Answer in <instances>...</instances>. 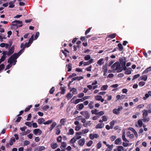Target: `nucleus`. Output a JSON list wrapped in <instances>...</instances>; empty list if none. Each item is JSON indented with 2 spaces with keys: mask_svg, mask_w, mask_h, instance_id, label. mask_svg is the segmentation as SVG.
I'll return each mask as SVG.
<instances>
[{
  "mask_svg": "<svg viewBox=\"0 0 151 151\" xmlns=\"http://www.w3.org/2000/svg\"><path fill=\"white\" fill-rule=\"evenodd\" d=\"M128 43V42L127 41H124L123 42V45L124 46L126 45Z\"/></svg>",
  "mask_w": 151,
  "mask_h": 151,
  "instance_id": "nucleus-15",
  "label": "nucleus"
},
{
  "mask_svg": "<svg viewBox=\"0 0 151 151\" xmlns=\"http://www.w3.org/2000/svg\"><path fill=\"white\" fill-rule=\"evenodd\" d=\"M92 27H89L88 28L86 31L85 32V35H86L88 33L90 32L91 30V29Z\"/></svg>",
  "mask_w": 151,
  "mask_h": 151,
  "instance_id": "nucleus-9",
  "label": "nucleus"
},
{
  "mask_svg": "<svg viewBox=\"0 0 151 151\" xmlns=\"http://www.w3.org/2000/svg\"><path fill=\"white\" fill-rule=\"evenodd\" d=\"M4 9V8L3 7H1L0 8V11H1Z\"/></svg>",
  "mask_w": 151,
  "mask_h": 151,
  "instance_id": "nucleus-33",
  "label": "nucleus"
},
{
  "mask_svg": "<svg viewBox=\"0 0 151 151\" xmlns=\"http://www.w3.org/2000/svg\"><path fill=\"white\" fill-rule=\"evenodd\" d=\"M16 32H17V36H18V34L19 33V31L18 30H17Z\"/></svg>",
  "mask_w": 151,
  "mask_h": 151,
  "instance_id": "nucleus-37",
  "label": "nucleus"
},
{
  "mask_svg": "<svg viewBox=\"0 0 151 151\" xmlns=\"http://www.w3.org/2000/svg\"><path fill=\"white\" fill-rule=\"evenodd\" d=\"M90 51V50L88 49H86L84 52V53H86L87 52Z\"/></svg>",
  "mask_w": 151,
  "mask_h": 151,
  "instance_id": "nucleus-20",
  "label": "nucleus"
},
{
  "mask_svg": "<svg viewBox=\"0 0 151 151\" xmlns=\"http://www.w3.org/2000/svg\"><path fill=\"white\" fill-rule=\"evenodd\" d=\"M3 6H5V7H7V6H8V3H4V4H3Z\"/></svg>",
  "mask_w": 151,
  "mask_h": 151,
  "instance_id": "nucleus-21",
  "label": "nucleus"
},
{
  "mask_svg": "<svg viewBox=\"0 0 151 151\" xmlns=\"http://www.w3.org/2000/svg\"><path fill=\"white\" fill-rule=\"evenodd\" d=\"M110 57H115L114 55H111Z\"/></svg>",
  "mask_w": 151,
  "mask_h": 151,
  "instance_id": "nucleus-43",
  "label": "nucleus"
},
{
  "mask_svg": "<svg viewBox=\"0 0 151 151\" xmlns=\"http://www.w3.org/2000/svg\"><path fill=\"white\" fill-rule=\"evenodd\" d=\"M73 47H74V50H75V49H76V46L75 45H74L73 46Z\"/></svg>",
  "mask_w": 151,
  "mask_h": 151,
  "instance_id": "nucleus-41",
  "label": "nucleus"
},
{
  "mask_svg": "<svg viewBox=\"0 0 151 151\" xmlns=\"http://www.w3.org/2000/svg\"><path fill=\"white\" fill-rule=\"evenodd\" d=\"M91 39L92 40H95L97 39V38L96 37H93L91 38Z\"/></svg>",
  "mask_w": 151,
  "mask_h": 151,
  "instance_id": "nucleus-27",
  "label": "nucleus"
},
{
  "mask_svg": "<svg viewBox=\"0 0 151 151\" xmlns=\"http://www.w3.org/2000/svg\"><path fill=\"white\" fill-rule=\"evenodd\" d=\"M66 45V44H64V47H65Z\"/></svg>",
  "mask_w": 151,
  "mask_h": 151,
  "instance_id": "nucleus-42",
  "label": "nucleus"
},
{
  "mask_svg": "<svg viewBox=\"0 0 151 151\" xmlns=\"http://www.w3.org/2000/svg\"><path fill=\"white\" fill-rule=\"evenodd\" d=\"M39 35L40 33L39 32H36L35 38V40H36L37 39L38 37L39 36Z\"/></svg>",
  "mask_w": 151,
  "mask_h": 151,
  "instance_id": "nucleus-11",
  "label": "nucleus"
},
{
  "mask_svg": "<svg viewBox=\"0 0 151 151\" xmlns=\"http://www.w3.org/2000/svg\"><path fill=\"white\" fill-rule=\"evenodd\" d=\"M78 39V38L76 37V40H77Z\"/></svg>",
  "mask_w": 151,
  "mask_h": 151,
  "instance_id": "nucleus-46",
  "label": "nucleus"
},
{
  "mask_svg": "<svg viewBox=\"0 0 151 151\" xmlns=\"http://www.w3.org/2000/svg\"><path fill=\"white\" fill-rule=\"evenodd\" d=\"M14 2H13L12 1L9 2V7L12 8L15 5L14 4Z\"/></svg>",
  "mask_w": 151,
  "mask_h": 151,
  "instance_id": "nucleus-7",
  "label": "nucleus"
},
{
  "mask_svg": "<svg viewBox=\"0 0 151 151\" xmlns=\"http://www.w3.org/2000/svg\"><path fill=\"white\" fill-rule=\"evenodd\" d=\"M23 37H22V38H21V41H23Z\"/></svg>",
  "mask_w": 151,
  "mask_h": 151,
  "instance_id": "nucleus-40",
  "label": "nucleus"
},
{
  "mask_svg": "<svg viewBox=\"0 0 151 151\" xmlns=\"http://www.w3.org/2000/svg\"><path fill=\"white\" fill-rule=\"evenodd\" d=\"M33 36L32 35L30 39L29 40V42L30 44H31L32 42L33 41Z\"/></svg>",
  "mask_w": 151,
  "mask_h": 151,
  "instance_id": "nucleus-10",
  "label": "nucleus"
},
{
  "mask_svg": "<svg viewBox=\"0 0 151 151\" xmlns=\"http://www.w3.org/2000/svg\"><path fill=\"white\" fill-rule=\"evenodd\" d=\"M143 55H144L145 56H147V53L145 52H143Z\"/></svg>",
  "mask_w": 151,
  "mask_h": 151,
  "instance_id": "nucleus-28",
  "label": "nucleus"
},
{
  "mask_svg": "<svg viewBox=\"0 0 151 151\" xmlns=\"http://www.w3.org/2000/svg\"><path fill=\"white\" fill-rule=\"evenodd\" d=\"M91 36V35H87L86 36V38H88L89 37H90Z\"/></svg>",
  "mask_w": 151,
  "mask_h": 151,
  "instance_id": "nucleus-29",
  "label": "nucleus"
},
{
  "mask_svg": "<svg viewBox=\"0 0 151 151\" xmlns=\"http://www.w3.org/2000/svg\"><path fill=\"white\" fill-rule=\"evenodd\" d=\"M1 27H2V25H0V29L1 28Z\"/></svg>",
  "mask_w": 151,
  "mask_h": 151,
  "instance_id": "nucleus-44",
  "label": "nucleus"
},
{
  "mask_svg": "<svg viewBox=\"0 0 151 151\" xmlns=\"http://www.w3.org/2000/svg\"><path fill=\"white\" fill-rule=\"evenodd\" d=\"M128 57H130V55H129L128 56Z\"/></svg>",
  "mask_w": 151,
  "mask_h": 151,
  "instance_id": "nucleus-51",
  "label": "nucleus"
},
{
  "mask_svg": "<svg viewBox=\"0 0 151 151\" xmlns=\"http://www.w3.org/2000/svg\"><path fill=\"white\" fill-rule=\"evenodd\" d=\"M2 52L1 50H0V53H1Z\"/></svg>",
  "mask_w": 151,
  "mask_h": 151,
  "instance_id": "nucleus-45",
  "label": "nucleus"
},
{
  "mask_svg": "<svg viewBox=\"0 0 151 151\" xmlns=\"http://www.w3.org/2000/svg\"><path fill=\"white\" fill-rule=\"evenodd\" d=\"M19 4L20 6H24L25 4L24 3L22 2H20L19 3Z\"/></svg>",
  "mask_w": 151,
  "mask_h": 151,
  "instance_id": "nucleus-17",
  "label": "nucleus"
},
{
  "mask_svg": "<svg viewBox=\"0 0 151 151\" xmlns=\"http://www.w3.org/2000/svg\"><path fill=\"white\" fill-rule=\"evenodd\" d=\"M80 40L82 41H84L85 40V37L81 36L80 38Z\"/></svg>",
  "mask_w": 151,
  "mask_h": 151,
  "instance_id": "nucleus-14",
  "label": "nucleus"
},
{
  "mask_svg": "<svg viewBox=\"0 0 151 151\" xmlns=\"http://www.w3.org/2000/svg\"><path fill=\"white\" fill-rule=\"evenodd\" d=\"M0 46L2 47H5L6 48H7L9 46V45L8 44L3 43L0 44Z\"/></svg>",
  "mask_w": 151,
  "mask_h": 151,
  "instance_id": "nucleus-4",
  "label": "nucleus"
},
{
  "mask_svg": "<svg viewBox=\"0 0 151 151\" xmlns=\"http://www.w3.org/2000/svg\"><path fill=\"white\" fill-rule=\"evenodd\" d=\"M32 20L31 19H27L25 20V22L26 23H29L32 21Z\"/></svg>",
  "mask_w": 151,
  "mask_h": 151,
  "instance_id": "nucleus-16",
  "label": "nucleus"
},
{
  "mask_svg": "<svg viewBox=\"0 0 151 151\" xmlns=\"http://www.w3.org/2000/svg\"><path fill=\"white\" fill-rule=\"evenodd\" d=\"M1 23H4V24H6L7 23V22L5 21H1Z\"/></svg>",
  "mask_w": 151,
  "mask_h": 151,
  "instance_id": "nucleus-26",
  "label": "nucleus"
},
{
  "mask_svg": "<svg viewBox=\"0 0 151 151\" xmlns=\"http://www.w3.org/2000/svg\"><path fill=\"white\" fill-rule=\"evenodd\" d=\"M22 22L19 20H16L12 22V24L13 26H17V27L22 26Z\"/></svg>",
  "mask_w": 151,
  "mask_h": 151,
  "instance_id": "nucleus-3",
  "label": "nucleus"
},
{
  "mask_svg": "<svg viewBox=\"0 0 151 151\" xmlns=\"http://www.w3.org/2000/svg\"><path fill=\"white\" fill-rule=\"evenodd\" d=\"M85 57H90V55H87Z\"/></svg>",
  "mask_w": 151,
  "mask_h": 151,
  "instance_id": "nucleus-39",
  "label": "nucleus"
},
{
  "mask_svg": "<svg viewBox=\"0 0 151 151\" xmlns=\"http://www.w3.org/2000/svg\"><path fill=\"white\" fill-rule=\"evenodd\" d=\"M69 46L70 47H72V44L71 43H70L69 44Z\"/></svg>",
  "mask_w": 151,
  "mask_h": 151,
  "instance_id": "nucleus-35",
  "label": "nucleus"
},
{
  "mask_svg": "<svg viewBox=\"0 0 151 151\" xmlns=\"http://www.w3.org/2000/svg\"><path fill=\"white\" fill-rule=\"evenodd\" d=\"M148 53L149 54H151V51L150 50H149L148 51Z\"/></svg>",
  "mask_w": 151,
  "mask_h": 151,
  "instance_id": "nucleus-34",
  "label": "nucleus"
},
{
  "mask_svg": "<svg viewBox=\"0 0 151 151\" xmlns=\"http://www.w3.org/2000/svg\"><path fill=\"white\" fill-rule=\"evenodd\" d=\"M115 40H113V41H115Z\"/></svg>",
  "mask_w": 151,
  "mask_h": 151,
  "instance_id": "nucleus-47",
  "label": "nucleus"
},
{
  "mask_svg": "<svg viewBox=\"0 0 151 151\" xmlns=\"http://www.w3.org/2000/svg\"><path fill=\"white\" fill-rule=\"evenodd\" d=\"M21 48L22 49H21L18 53H14L12 56L11 57H19L24 51V49L26 47L25 45L22 44L21 45Z\"/></svg>",
  "mask_w": 151,
  "mask_h": 151,
  "instance_id": "nucleus-2",
  "label": "nucleus"
},
{
  "mask_svg": "<svg viewBox=\"0 0 151 151\" xmlns=\"http://www.w3.org/2000/svg\"><path fill=\"white\" fill-rule=\"evenodd\" d=\"M12 32L11 31H9L8 32H7V34H8V36H7V37H10V36L12 34Z\"/></svg>",
  "mask_w": 151,
  "mask_h": 151,
  "instance_id": "nucleus-13",
  "label": "nucleus"
},
{
  "mask_svg": "<svg viewBox=\"0 0 151 151\" xmlns=\"http://www.w3.org/2000/svg\"><path fill=\"white\" fill-rule=\"evenodd\" d=\"M4 32V29L3 28H1L0 29V32L2 33Z\"/></svg>",
  "mask_w": 151,
  "mask_h": 151,
  "instance_id": "nucleus-23",
  "label": "nucleus"
},
{
  "mask_svg": "<svg viewBox=\"0 0 151 151\" xmlns=\"http://www.w3.org/2000/svg\"><path fill=\"white\" fill-rule=\"evenodd\" d=\"M22 16V15H18L14 17L15 18H18L21 17Z\"/></svg>",
  "mask_w": 151,
  "mask_h": 151,
  "instance_id": "nucleus-19",
  "label": "nucleus"
},
{
  "mask_svg": "<svg viewBox=\"0 0 151 151\" xmlns=\"http://www.w3.org/2000/svg\"><path fill=\"white\" fill-rule=\"evenodd\" d=\"M0 17L2 18H4L5 17V15L4 14L2 15Z\"/></svg>",
  "mask_w": 151,
  "mask_h": 151,
  "instance_id": "nucleus-31",
  "label": "nucleus"
},
{
  "mask_svg": "<svg viewBox=\"0 0 151 151\" xmlns=\"http://www.w3.org/2000/svg\"><path fill=\"white\" fill-rule=\"evenodd\" d=\"M103 52V50H100L99 51V53H102Z\"/></svg>",
  "mask_w": 151,
  "mask_h": 151,
  "instance_id": "nucleus-32",
  "label": "nucleus"
},
{
  "mask_svg": "<svg viewBox=\"0 0 151 151\" xmlns=\"http://www.w3.org/2000/svg\"><path fill=\"white\" fill-rule=\"evenodd\" d=\"M117 45L118 47L119 50L120 51H122L123 50L122 45L121 43H119Z\"/></svg>",
  "mask_w": 151,
  "mask_h": 151,
  "instance_id": "nucleus-5",
  "label": "nucleus"
},
{
  "mask_svg": "<svg viewBox=\"0 0 151 151\" xmlns=\"http://www.w3.org/2000/svg\"><path fill=\"white\" fill-rule=\"evenodd\" d=\"M29 29H30L33 30L34 29V27L30 26L29 27Z\"/></svg>",
  "mask_w": 151,
  "mask_h": 151,
  "instance_id": "nucleus-24",
  "label": "nucleus"
},
{
  "mask_svg": "<svg viewBox=\"0 0 151 151\" xmlns=\"http://www.w3.org/2000/svg\"><path fill=\"white\" fill-rule=\"evenodd\" d=\"M62 52L65 55V57H66L67 56V53L65 52H66L68 53H69V52L65 49L64 50H62Z\"/></svg>",
  "mask_w": 151,
  "mask_h": 151,
  "instance_id": "nucleus-8",
  "label": "nucleus"
},
{
  "mask_svg": "<svg viewBox=\"0 0 151 151\" xmlns=\"http://www.w3.org/2000/svg\"><path fill=\"white\" fill-rule=\"evenodd\" d=\"M116 35V34L115 33H114L113 34H111L108 35V37L109 38H110L111 39L114 38H115Z\"/></svg>",
  "mask_w": 151,
  "mask_h": 151,
  "instance_id": "nucleus-6",
  "label": "nucleus"
},
{
  "mask_svg": "<svg viewBox=\"0 0 151 151\" xmlns=\"http://www.w3.org/2000/svg\"><path fill=\"white\" fill-rule=\"evenodd\" d=\"M81 43V42L80 41H78V42H77L76 43V44H77V45H79L80 43Z\"/></svg>",
  "mask_w": 151,
  "mask_h": 151,
  "instance_id": "nucleus-30",
  "label": "nucleus"
},
{
  "mask_svg": "<svg viewBox=\"0 0 151 151\" xmlns=\"http://www.w3.org/2000/svg\"><path fill=\"white\" fill-rule=\"evenodd\" d=\"M2 3V1L0 0V4H1Z\"/></svg>",
  "mask_w": 151,
  "mask_h": 151,
  "instance_id": "nucleus-38",
  "label": "nucleus"
},
{
  "mask_svg": "<svg viewBox=\"0 0 151 151\" xmlns=\"http://www.w3.org/2000/svg\"><path fill=\"white\" fill-rule=\"evenodd\" d=\"M2 37L1 36H0V41H1L2 40Z\"/></svg>",
  "mask_w": 151,
  "mask_h": 151,
  "instance_id": "nucleus-36",
  "label": "nucleus"
},
{
  "mask_svg": "<svg viewBox=\"0 0 151 151\" xmlns=\"http://www.w3.org/2000/svg\"><path fill=\"white\" fill-rule=\"evenodd\" d=\"M119 42V41H117L116 42Z\"/></svg>",
  "mask_w": 151,
  "mask_h": 151,
  "instance_id": "nucleus-48",
  "label": "nucleus"
},
{
  "mask_svg": "<svg viewBox=\"0 0 151 151\" xmlns=\"http://www.w3.org/2000/svg\"><path fill=\"white\" fill-rule=\"evenodd\" d=\"M18 0V1H22V0Z\"/></svg>",
  "mask_w": 151,
  "mask_h": 151,
  "instance_id": "nucleus-49",
  "label": "nucleus"
},
{
  "mask_svg": "<svg viewBox=\"0 0 151 151\" xmlns=\"http://www.w3.org/2000/svg\"><path fill=\"white\" fill-rule=\"evenodd\" d=\"M14 51V47L13 46L9 49L8 52L4 51L2 53L3 55L1 57H5V56H9L13 53Z\"/></svg>",
  "mask_w": 151,
  "mask_h": 151,
  "instance_id": "nucleus-1",
  "label": "nucleus"
},
{
  "mask_svg": "<svg viewBox=\"0 0 151 151\" xmlns=\"http://www.w3.org/2000/svg\"><path fill=\"white\" fill-rule=\"evenodd\" d=\"M73 43L74 44L76 42V38H74L72 41Z\"/></svg>",
  "mask_w": 151,
  "mask_h": 151,
  "instance_id": "nucleus-25",
  "label": "nucleus"
},
{
  "mask_svg": "<svg viewBox=\"0 0 151 151\" xmlns=\"http://www.w3.org/2000/svg\"><path fill=\"white\" fill-rule=\"evenodd\" d=\"M28 35H29V34H25L24 36V38H27Z\"/></svg>",
  "mask_w": 151,
  "mask_h": 151,
  "instance_id": "nucleus-22",
  "label": "nucleus"
},
{
  "mask_svg": "<svg viewBox=\"0 0 151 151\" xmlns=\"http://www.w3.org/2000/svg\"><path fill=\"white\" fill-rule=\"evenodd\" d=\"M83 46L86 47L87 45V43L86 42L85 43L83 42Z\"/></svg>",
  "mask_w": 151,
  "mask_h": 151,
  "instance_id": "nucleus-18",
  "label": "nucleus"
},
{
  "mask_svg": "<svg viewBox=\"0 0 151 151\" xmlns=\"http://www.w3.org/2000/svg\"><path fill=\"white\" fill-rule=\"evenodd\" d=\"M4 1H6V0H3Z\"/></svg>",
  "mask_w": 151,
  "mask_h": 151,
  "instance_id": "nucleus-50",
  "label": "nucleus"
},
{
  "mask_svg": "<svg viewBox=\"0 0 151 151\" xmlns=\"http://www.w3.org/2000/svg\"><path fill=\"white\" fill-rule=\"evenodd\" d=\"M30 43L29 42H26L25 43V47H28L30 45Z\"/></svg>",
  "mask_w": 151,
  "mask_h": 151,
  "instance_id": "nucleus-12",
  "label": "nucleus"
}]
</instances>
